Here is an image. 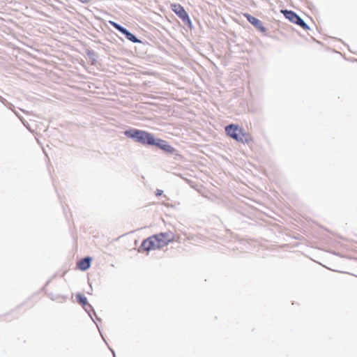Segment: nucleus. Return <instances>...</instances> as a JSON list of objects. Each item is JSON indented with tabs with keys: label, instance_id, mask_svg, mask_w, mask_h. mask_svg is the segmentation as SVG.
<instances>
[{
	"label": "nucleus",
	"instance_id": "f8f14e48",
	"mask_svg": "<svg viewBox=\"0 0 357 357\" xmlns=\"http://www.w3.org/2000/svg\"><path fill=\"white\" fill-rule=\"evenodd\" d=\"M76 298L77 301L82 305L84 306L87 303L86 298L81 294H78L76 295Z\"/></svg>",
	"mask_w": 357,
	"mask_h": 357
},
{
	"label": "nucleus",
	"instance_id": "20e7f679",
	"mask_svg": "<svg viewBox=\"0 0 357 357\" xmlns=\"http://www.w3.org/2000/svg\"><path fill=\"white\" fill-rule=\"evenodd\" d=\"M141 248L145 251L160 249L158 240L155 235L144 240L142 243Z\"/></svg>",
	"mask_w": 357,
	"mask_h": 357
},
{
	"label": "nucleus",
	"instance_id": "1a4fd4ad",
	"mask_svg": "<svg viewBox=\"0 0 357 357\" xmlns=\"http://www.w3.org/2000/svg\"><path fill=\"white\" fill-rule=\"evenodd\" d=\"M91 258L89 257H86L80 261H77V266L79 269L82 271H86L91 266Z\"/></svg>",
	"mask_w": 357,
	"mask_h": 357
},
{
	"label": "nucleus",
	"instance_id": "7ed1b4c3",
	"mask_svg": "<svg viewBox=\"0 0 357 357\" xmlns=\"http://www.w3.org/2000/svg\"><path fill=\"white\" fill-rule=\"evenodd\" d=\"M172 11L176 13L183 22L190 23V19L184 8L178 3H172L171 5Z\"/></svg>",
	"mask_w": 357,
	"mask_h": 357
},
{
	"label": "nucleus",
	"instance_id": "4468645a",
	"mask_svg": "<svg viewBox=\"0 0 357 357\" xmlns=\"http://www.w3.org/2000/svg\"><path fill=\"white\" fill-rule=\"evenodd\" d=\"M79 1L84 3H87L89 1V0H79Z\"/></svg>",
	"mask_w": 357,
	"mask_h": 357
},
{
	"label": "nucleus",
	"instance_id": "6e6552de",
	"mask_svg": "<svg viewBox=\"0 0 357 357\" xmlns=\"http://www.w3.org/2000/svg\"><path fill=\"white\" fill-rule=\"evenodd\" d=\"M153 145L159 147L160 149L167 153H174L175 151L174 147L170 146L165 141L160 139H155V144H154Z\"/></svg>",
	"mask_w": 357,
	"mask_h": 357
},
{
	"label": "nucleus",
	"instance_id": "9d476101",
	"mask_svg": "<svg viewBox=\"0 0 357 357\" xmlns=\"http://www.w3.org/2000/svg\"><path fill=\"white\" fill-rule=\"evenodd\" d=\"M286 18L289 20L291 22L294 23L297 19L298 15L291 10H282L281 11Z\"/></svg>",
	"mask_w": 357,
	"mask_h": 357
},
{
	"label": "nucleus",
	"instance_id": "ddd939ff",
	"mask_svg": "<svg viewBox=\"0 0 357 357\" xmlns=\"http://www.w3.org/2000/svg\"><path fill=\"white\" fill-rule=\"evenodd\" d=\"M162 190H159L158 189L156 191H155V195L157 197H159V196H161L162 195Z\"/></svg>",
	"mask_w": 357,
	"mask_h": 357
},
{
	"label": "nucleus",
	"instance_id": "f03ea898",
	"mask_svg": "<svg viewBox=\"0 0 357 357\" xmlns=\"http://www.w3.org/2000/svg\"><path fill=\"white\" fill-rule=\"evenodd\" d=\"M125 135L143 144L153 145L155 144V139L153 135L146 131L132 129L126 130Z\"/></svg>",
	"mask_w": 357,
	"mask_h": 357
},
{
	"label": "nucleus",
	"instance_id": "9b49d317",
	"mask_svg": "<svg viewBox=\"0 0 357 357\" xmlns=\"http://www.w3.org/2000/svg\"><path fill=\"white\" fill-rule=\"evenodd\" d=\"M295 24L301 26L303 29L307 30L309 29V26L307 25L305 22L298 15L297 19L296 20Z\"/></svg>",
	"mask_w": 357,
	"mask_h": 357
},
{
	"label": "nucleus",
	"instance_id": "0eeeda50",
	"mask_svg": "<svg viewBox=\"0 0 357 357\" xmlns=\"http://www.w3.org/2000/svg\"><path fill=\"white\" fill-rule=\"evenodd\" d=\"M244 16L246 17L248 22L251 23L254 26H255L257 29H259L261 32L266 31V29L264 26L262 22L259 20L252 16L248 13L244 14Z\"/></svg>",
	"mask_w": 357,
	"mask_h": 357
},
{
	"label": "nucleus",
	"instance_id": "39448f33",
	"mask_svg": "<svg viewBox=\"0 0 357 357\" xmlns=\"http://www.w3.org/2000/svg\"><path fill=\"white\" fill-rule=\"evenodd\" d=\"M109 23L113 27H114L116 29L123 33L126 36V38L130 41L135 43H141V41L138 40L132 33L129 32L127 29H126L124 27L121 26L119 24L112 21H110Z\"/></svg>",
	"mask_w": 357,
	"mask_h": 357
},
{
	"label": "nucleus",
	"instance_id": "f257e3e1",
	"mask_svg": "<svg viewBox=\"0 0 357 357\" xmlns=\"http://www.w3.org/2000/svg\"><path fill=\"white\" fill-rule=\"evenodd\" d=\"M225 132L231 138L243 144H248L253 141L252 136L248 132L236 124L227 126Z\"/></svg>",
	"mask_w": 357,
	"mask_h": 357
},
{
	"label": "nucleus",
	"instance_id": "423d86ee",
	"mask_svg": "<svg viewBox=\"0 0 357 357\" xmlns=\"http://www.w3.org/2000/svg\"><path fill=\"white\" fill-rule=\"evenodd\" d=\"M155 236L158 240L160 248L167 245L174 238L172 234L169 232L160 233Z\"/></svg>",
	"mask_w": 357,
	"mask_h": 357
}]
</instances>
